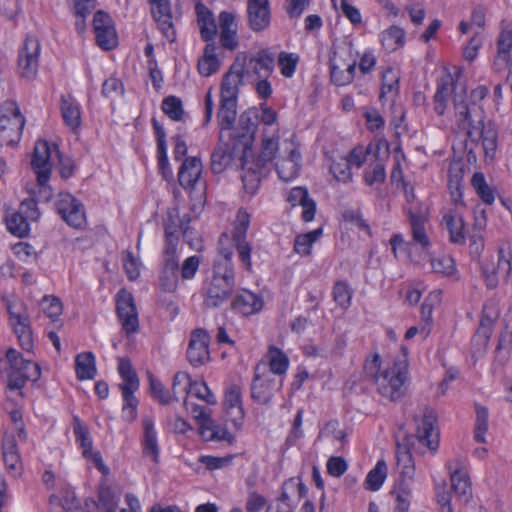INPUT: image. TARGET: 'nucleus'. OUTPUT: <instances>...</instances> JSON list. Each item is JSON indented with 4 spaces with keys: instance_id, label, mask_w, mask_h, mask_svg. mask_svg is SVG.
<instances>
[{
    "instance_id": "nucleus-34",
    "label": "nucleus",
    "mask_w": 512,
    "mask_h": 512,
    "mask_svg": "<svg viewBox=\"0 0 512 512\" xmlns=\"http://www.w3.org/2000/svg\"><path fill=\"white\" fill-rule=\"evenodd\" d=\"M75 371L81 381L92 380L97 373L95 356L92 352H82L75 358Z\"/></svg>"
},
{
    "instance_id": "nucleus-40",
    "label": "nucleus",
    "mask_w": 512,
    "mask_h": 512,
    "mask_svg": "<svg viewBox=\"0 0 512 512\" xmlns=\"http://www.w3.org/2000/svg\"><path fill=\"white\" fill-rule=\"evenodd\" d=\"M409 221L413 242L420 245L423 249H427L430 246V240L425 229L426 218L422 215L415 214L410 211Z\"/></svg>"
},
{
    "instance_id": "nucleus-54",
    "label": "nucleus",
    "mask_w": 512,
    "mask_h": 512,
    "mask_svg": "<svg viewBox=\"0 0 512 512\" xmlns=\"http://www.w3.org/2000/svg\"><path fill=\"white\" fill-rule=\"evenodd\" d=\"M250 224V216L247 212L239 210L236 223L232 233L233 243L243 242L246 240L247 230Z\"/></svg>"
},
{
    "instance_id": "nucleus-33",
    "label": "nucleus",
    "mask_w": 512,
    "mask_h": 512,
    "mask_svg": "<svg viewBox=\"0 0 512 512\" xmlns=\"http://www.w3.org/2000/svg\"><path fill=\"white\" fill-rule=\"evenodd\" d=\"M216 44L214 42L207 43L204 48V54L198 61V71L204 77H209L216 73L221 65L216 55Z\"/></svg>"
},
{
    "instance_id": "nucleus-26",
    "label": "nucleus",
    "mask_w": 512,
    "mask_h": 512,
    "mask_svg": "<svg viewBox=\"0 0 512 512\" xmlns=\"http://www.w3.org/2000/svg\"><path fill=\"white\" fill-rule=\"evenodd\" d=\"M263 305V298L248 290H242L232 301V309L244 316H249L261 311Z\"/></svg>"
},
{
    "instance_id": "nucleus-58",
    "label": "nucleus",
    "mask_w": 512,
    "mask_h": 512,
    "mask_svg": "<svg viewBox=\"0 0 512 512\" xmlns=\"http://www.w3.org/2000/svg\"><path fill=\"white\" fill-rule=\"evenodd\" d=\"M299 56L294 53L281 52L278 57V65L281 69V74L287 78L294 75Z\"/></svg>"
},
{
    "instance_id": "nucleus-19",
    "label": "nucleus",
    "mask_w": 512,
    "mask_h": 512,
    "mask_svg": "<svg viewBox=\"0 0 512 512\" xmlns=\"http://www.w3.org/2000/svg\"><path fill=\"white\" fill-rule=\"evenodd\" d=\"M258 122V109L255 107L247 109L239 117L238 125L241 131L233 135L231 134L230 136L239 142V145L251 151V145L254 140Z\"/></svg>"
},
{
    "instance_id": "nucleus-53",
    "label": "nucleus",
    "mask_w": 512,
    "mask_h": 512,
    "mask_svg": "<svg viewBox=\"0 0 512 512\" xmlns=\"http://www.w3.org/2000/svg\"><path fill=\"white\" fill-rule=\"evenodd\" d=\"M224 404L228 411L236 410L239 420L243 418L244 412L241 401V391L238 386L233 385L228 388L225 393Z\"/></svg>"
},
{
    "instance_id": "nucleus-51",
    "label": "nucleus",
    "mask_w": 512,
    "mask_h": 512,
    "mask_svg": "<svg viewBox=\"0 0 512 512\" xmlns=\"http://www.w3.org/2000/svg\"><path fill=\"white\" fill-rule=\"evenodd\" d=\"M118 371L123 379V383L120 384V387L130 386L132 388H139V379L135 370L132 368L130 360L126 358H120Z\"/></svg>"
},
{
    "instance_id": "nucleus-63",
    "label": "nucleus",
    "mask_w": 512,
    "mask_h": 512,
    "mask_svg": "<svg viewBox=\"0 0 512 512\" xmlns=\"http://www.w3.org/2000/svg\"><path fill=\"white\" fill-rule=\"evenodd\" d=\"M398 89V77L392 69H387L382 74V87L380 100H384L388 94L396 92Z\"/></svg>"
},
{
    "instance_id": "nucleus-2",
    "label": "nucleus",
    "mask_w": 512,
    "mask_h": 512,
    "mask_svg": "<svg viewBox=\"0 0 512 512\" xmlns=\"http://www.w3.org/2000/svg\"><path fill=\"white\" fill-rule=\"evenodd\" d=\"M232 250L219 247V257L214 261L213 275L204 288V305L217 308L230 299L235 288V270Z\"/></svg>"
},
{
    "instance_id": "nucleus-61",
    "label": "nucleus",
    "mask_w": 512,
    "mask_h": 512,
    "mask_svg": "<svg viewBox=\"0 0 512 512\" xmlns=\"http://www.w3.org/2000/svg\"><path fill=\"white\" fill-rule=\"evenodd\" d=\"M396 495V507L394 512H408L410 506V489L407 484L400 482L394 489Z\"/></svg>"
},
{
    "instance_id": "nucleus-59",
    "label": "nucleus",
    "mask_w": 512,
    "mask_h": 512,
    "mask_svg": "<svg viewBox=\"0 0 512 512\" xmlns=\"http://www.w3.org/2000/svg\"><path fill=\"white\" fill-rule=\"evenodd\" d=\"M351 291L348 284L344 281H337L333 287L334 301L344 309H347L351 304Z\"/></svg>"
},
{
    "instance_id": "nucleus-30",
    "label": "nucleus",
    "mask_w": 512,
    "mask_h": 512,
    "mask_svg": "<svg viewBox=\"0 0 512 512\" xmlns=\"http://www.w3.org/2000/svg\"><path fill=\"white\" fill-rule=\"evenodd\" d=\"M197 22L201 38L207 43L213 42L217 34V25L212 12L203 4L196 5Z\"/></svg>"
},
{
    "instance_id": "nucleus-14",
    "label": "nucleus",
    "mask_w": 512,
    "mask_h": 512,
    "mask_svg": "<svg viewBox=\"0 0 512 512\" xmlns=\"http://www.w3.org/2000/svg\"><path fill=\"white\" fill-rule=\"evenodd\" d=\"M275 58L273 53L266 49L259 50L254 55L245 59L246 77L254 81L261 78H269L274 70Z\"/></svg>"
},
{
    "instance_id": "nucleus-38",
    "label": "nucleus",
    "mask_w": 512,
    "mask_h": 512,
    "mask_svg": "<svg viewBox=\"0 0 512 512\" xmlns=\"http://www.w3.org/2000/svg\"><path fill=\"white\" fill-rule=\"evenodd\" d=\"M144 438H143V452L146 455L153 457L157 461L159 455V448L157 443V434L154 427V422L150 417H145L142 420Z\"/></svg>"
},
{
    "instance_id": "nucleus-52",
    "label": "nucleus",
    "mask_w": 512,
    "mask_h": 512,
    "mask_svg": "<svg viewBox=\"0 0 512 512\" xmlns=\"http://www.w3.org/2000/svg\"><path fill=\"white\" fill-rule=\"evenodd\" d=\"M488 409L483 406H476V422L474 439L478 443H485V434L488 430Z\"/></svg>"
},
{
    "instance_id": "nucleus-29",
    "label": "nucleus",
    "mask_w": 512,
    "mask_h": 512,
    "mask_svg": "<svg viewBox=\"0 0 512 512\" xmlns=\"http://www.w3.org/2000/svg\"><path fill=\"white\" fill-rule=\"evenodd\" d=\"M240 165L243 170L241 175L243 187L253 195L258 190L261 179L267 175V171L266 169L257 168L254 162H249L248 156L240 162Z\"/></svg>"
},
{
    "instance_id": "nucleus-27",
    "label": "nucleus",
    "mask_w": 512,
    "mask_h": 512,
    "mask_svg": "<svg viewBox=\"0 0 512 512\" xmlns=\"http://www.w3.org/2000/svg\"><path fill=\"white\" fill-rule=\"evenodd\" d=\"M201 173V160L198 157H187L179 168V184L185 189L192 188L199 180Z\"/></svg>"
},
{
    "instance_id": "nucleus-22",
    "label": "nucleus",
    "mask_w": 512,
    "mask_h": 512,
    "mask_svg": "<svg viewBox=\"0 0 512 512\" xmlns=\"http://www.w3.org/2000/svg\"><path fill=\"white\" fill-rule=\"evenodd\" d=\"M459 77V74L456 75ZM458 78L450 73L445 74L440 78L437 83V90L434 95V110L438 115H444L447 108L448 99L452 93L459 92L461 85L458 83Z\"/></svg>"
},
{
    "instance_id": "nucleus-25",
    "label": "nucleus",
    "mask_w": 512,
    "mask_h": 512,
    "mask_svg": "<svg viewBox=\"0 0 512 512\" xmlns=\"http://www.w3.org/2000/svg\"><path fill=\"white\" fill-rule=\"evenodd\" d=\"M220 44L224 49L234 51L238 47L237 25L235 16L227 11H222L219 15Z\"/></svg>"
},
{
    "instance_id": "nucleus-62",
    "label": "nucleus",
    "mask_w": 512,
    "mask_h": 512,
    "mask_svg": "<svg viewBox=\"0 0 512 512\" xmlns=\"http://www.w3.org/2000/svg\"><path fill=\"white\" fill-rule=\"evenodd\" d=\"M495 319L496 315L489 314L487 308L485 307L483 309L480 324L475 335H477L478 337H482L484 341L487 342L492 334Z\"/></svg>"
},
{
    "instance_id": "nucleus-50",
    "label": "nucleus",
    "mask_w": 512,
    "mask_h": 512,
    "mask_svg": "<svg viewBox=\"0 0 512 512\" xmlns=\"http://www.w3.org/2000/svg\"><path fill=\"white\" fill-rule=\"evenodd\" d=\"M162 111L173 121H181L184 116V109L180 98L170 95L163 99Z\"/></svg>"
},
{
    "instance_id": "nucleus-5",
    "label": "nucleus",
    "mask_w": 512,
    "mask_h": 512,
    "mask_svg": "<svg viewBox=\"0 0 512 512\" xmlns=\"http://www.w3.org/2000/svg\"><path fill=\"white\" fill-rule=\"evenodd\" d=\"M512 273V251L510 247L498 249L497 263L483 261L481 274L488 289H495L499 284V275L508 283Z\"/></svg>"
},
{
    "instance_id": "nucleus-31",
    "label": "nucleus",
    "mask_w": 512,
    "mask_h": 512,
    "mask_svg": "<svg viewBox=\"0 0 512 512\" xmlns=\"http://www.w3.org/2000/svg\"><path fill=\"white\" fill-rule=\"evenodd\" d=\"M301 155L297 149H291L289 156L281 158L276 163L278 176L284 182H289L298 176Z\"/></svg>"
},
{
    "instance_id": "nucleus-60",
    "label": "nucleus",
    "mask_w": 512,
    "mask_h": 512,
    "mask_svg": "<svg viewBox=\"0 0 512 512\" xmlns=\"http://www.w3.org/2000/svg\"><path fill=\"white\" fill-rule=\"evenodd\" d=\"M461 170L453 174V170H449L448 188L451 194V199L455 204L463 203V193L461 185Z\"/></svg>"
},
{
    "instance_id": "nucleus-13",
    "label": "nucleus",
    "mask_w": 512,
    "mask_h": 512,
    "mask_svg": "<svg viewBox=\"0 0 512 512\" xmlns=\"http://www.w3.org/2000/svg\"><path fill=\"white\" fill-rule=\"evenodd\" d=\"M152 16L162 35L170 42L176 41V29L169 0H149Z\"/></svg>"
},
{
    "instance_id": "nucleus-36",
    "label": "nucleus",
    "mask_w": 512,
    "mask_h": 512,
    "mask_svg": "<svg viewBox=\"0 0 512 512\" xmlns=\"http://www.w3.org/2000/svg\"><path fill=\"white\" fill-rule=\"evenodd\" d=\"M467 89L465 85L460 86L459 92H455L453 97V105L456 116L459 117V127L469 129L472 127L469 107L466 102Z\"/></svg>"
},
{
    "instance_id": "nucleus-35",
    "label": "nucleus",
    "mask_w": 512,
    "mask_h": 512,
    "mask_svg": "<svg viewBox=\"0 0 512 512\" xmlns=\"http://www.w3.org/2000/svg\"><path fill=\"white\" fill-rule=\"evenodd\" d=\"M61 114L66 125L72 130L79 128L81 124L80 107L70 95L61 97Z\"/></svg>"
},
{
    "instance_id": "nucleus-16",
    "label": "nucleus",
    "mask_w": 512,
    "mask_h": 512,
    "mask_svg": "<svg viewBox=\"0 0 512 512\" xmlns=\"http://www.w3.org/2000/svg\"><path fill=\"white\" fill-rule=\"evenodd\" d=\"M97 44L104 50H111L117 45V35L111 17L97 11L93 18Z\"/></svg>"
},
{
    "instance_id": "nucleus-44",
    "label": "nucleus",
    "mask_w": 512,
    "mask_h": 512,
    "mask_svg": "<svg viewBox=\"0 0 512 512\" xmlns=\"http://www.w3.org/2000/svg\"><path fill=\"white\" fill-rule=\"evenodd\" d=\"M387 470L386 462L379 460L375 467L367 474L365 488L371 491L379 490L387 477Z\"/></svg>"
},
{
    "instance_id": "nucleus-8",
    "label": "nucleus",
    "mask_w": 512,
    "mask_h": 512,
    "mask_svg": "<svg viewBox=\"0 0 512 512\" xmlns=\"http://www.w3.org/2000/svg\"><path fill=\"white\" fill-rule=\"evenodd\" d=\"M250 151L230 136L228 142L223 141V135L220 133L219 143L211 155V169L218 174L223 172L236 158L241 162L247 157Z\"/></svg>"
},
{
    "instance_id": "nucleus-48",
    "label": "nucleus",
    "mask_w": 512,
    "mask_h": 512,
    "mask_svg": "<svg viewBox=\"0 0 512 512\" xmlns=\"http://www.w3.org/2000/svg\"><path fill=\"white\" fill-rule=\"evenodd\" d=\"M471 184L485 204L491 205L494 202V190L487 184L483 173L476 172L472 177Z\"/></svg>"
},
{
    "instance_id": "nucleus-24",
    "label": "nucleus",
    "mask_w": 512,
    "mask_h": 512,
    "mask_svg": "<svg viewBox=\"0 0 512 512\" xmlns=\"http://www.w3.org/2000/svg\"><path fill=\"white\" fill-rule=\"evenodd\" d=\"M276 380L271 375H260L255 372L251 383V398L260 405H268L273 397Z\"/></svg>"
},
{
    "instance_id": "nucleus-42",
    "label": "nucleus",
    "mask_w": 512,
    "mask_h": 512,
    "mask_svg": "<svg viewBox=\"0 0 512 512\" xmlns=\"http://www.w3.org/2000/svg\"><path fill=\"white\" fill-rule=\"evenodd\" d=\"M442 224H444L449 231V236L452 243L463 244L465 242V236L463 233L464 224L461 217L445 214L442 219Z\"/></svg>"
},
{
    "instance_id": "nucleus-23",
    "label": "nucleus",
    "mask_w": 512,
    "mask_h": 512,
    "mask_svg": "<svg viewBox=\"0 0 512 512\" xmlns=\"http://www.w3.org/2000/svg\"><path fill=\"white\" fill-rule=\"evenodd\" d=\"M247 13L249 27L254 32L265 30L270 24V9L268 0H248Z\"/></svg>"
},
{
    "instance_id": "nucleus-3",
    "label": "nucleus",
    "mask_w": 512,
    "mask_h": 512,
    "mask_svg": "<svg viewBox=\"0 0 512 512\" xmlns=\"http://www.w3.org/2000/svg\"><path fill=\"white\" fill-rule=\"evenodd\" d=\"M6 360L9 364L7 387L10 390L22 389L27 381L35 382L40 378V366L31 360H25L16 349L9 348L6 351Z\"/></svg>"
},
{
    "instance_id": "nucleus-4",
    "label": "nucleus",
    "mask_w": 512,
    "mask_h": 512,
    "mask_svg": "<svg viewBox=\"0 0 512 512\" xmlns=\"http://www.w3.org/2000/svg\"><path fill=\"white\" fill-rule=\"evenodd\" d=\"M25 117L14 101H5L0 107V145L14 146L22 136Z\"/></svg>"
},
{
    "instance_id": "nucleus-39",
    "label": "nucleus",
    "mask_w": 512,
    "mask_h": 512,
    "mask_svg": "<svg viewBox=\"0 0 512 512\" xmlns=\"http://www.w3.org/2000/svg\"><path fill=\"white\" fill-rule=\"evenodd\" d=\"M380 41L386 51L393 52L404 45L405 31L403 28L393 25L380 34Z\"/></svg>"
},
{
    "instance_id": "nucleus-9",
    "label": "nucleus",
    "mask_w": 512,
    "mask_h": 512,
    "mask_svg": "<svg viewBox=\"0 0 512 512\" xmlns=\"http://www.w3.org/2000/svg\"><path fill=\"white\" fill-rule=\"evenodd\" d=\"M55 208L62 219L75 229H82L86 223L83 204L67 192L58 194Z\"/></svg>"
},
{
    "instance_id": "nucleus-46",
    "label": "nucleus",
    "mask_w": 512,
    "mask_h": 512,
    "mask_svg": "<svg viewBox=\"0 0 512 512\" xmlns=\"http://www.w3.org/2000/svg\"><path fill=\"white\" fill-rule=\"evenodd\" d=\"M512 49V24L507 23L502 27L497 39V55L504 61L512 60L509 55Z\"/></svg>"
},
{
    "instance_id": "nucleus-15",
    "label": "nucleus",
    "mask_w": 512,
    "mask_h": 512,
    "mask_svg": "<svg viewBox=\"0 0 512 512\" xmlns=\"http://www.w3.org/2000/svg\"><path fill=\"white\" fill-rule=\"evenodd\" d=\"M245 57L238 55L224 75L221 83L220 97L238 98L239 86L243 84L245 73Z\"/></svg>"
},
{
    "instance_id": "nucleus-12",
    "label": "nucleus",
    "mask_w": 512,
    "mask_h": 512,
    "mask_svg": "<svg viewBox=\"0 0 512 512\" xmlns=\"http://www.w3.org/2000/svg\"><path fill=\"white\" fill-rule=\"evenodd\" d=\"M51 154V148L47 141L39 140L35 143L31 165L37 175L38 184L43 189H46L51 174Z\"/></svg>"
},
{
    "instance_id": "nucleus-21",
    "label": "nucleus",
    "mask_w": 512,
    "mask_h": 512,
    "mask_svg": "<svg viewBox=\"0 0 512 512\" xmlns=\"http://www.w3.org/2000/svg\"><path fill=\"white\" fill-rule=\"evenodd\" d=\"M447 468L450 471L451 488L454 494L463 501L471 496V483L468 473L462 468L459 459L449 461Z\"/></svg>"
},
{
    "instance_id": "nucleus-41",
    "label": "nucleus",
    "mask_w": 512,
    "mask_h": 512,
    "mask_svg": "<svg viewBox=\"0 0 512 512\" xmlns=\"http://www.w3.org/2000/svg\"><path fill=\"white\" fill-rule=\"evenodd\" d=\"M73 432L82 455H87L92 451L93 441L90 436L88 427L80 420L78 416L73 417Z\"/></svg>"
},
{
    "instance_id": "nucleus-56",
    "label": "nucleus",
    "mask_w": 512,
    "mask_h": 512,
    "mask_svg": "<svg viewBox=\"0 0 512 512\" xmlns=\"http://www.w3.org/2000/svg\"><path fill=\"white\" fill-rule=\"evenodd\" d=\"M149 384H150V392L152 396L162 405L169 404L173 399V395L171 396L167 388L156 379L152 374L148 375Z\"/></svg>"
},
{
    "instance_id": "nucleus-47",
    "label": "nucleus",
    "mask_w": 512,
    "mask_h": 512,
    "mask_svg": "<svg viewBox=\"0 0 512 512\" xmlns=\"http://www.w3.org/2000/svg\"><path fill=\"white\" fill-rule=\"evenodd\" d=\"M269 367L273 374L283 375L289 366L287 355L279 348L271 346L268 350Z\"/></svg>"
},
{
    "instance_id": "nucleus-64",
    "label": "nucleus",
    "mask_w": 512,
    "mask_h": 512,
    "mask_svg": "<svg viewBox=\"0 0 512 512\" xmlns=\"http://www.w3.org/2000/svg\"><path fill=\"white\" fill-rule=\"evenodd\" d=\"M62 509L67 512H82V506L76 497L75 492L65 488L61 492Z\"/></svg>"
},
{
    "instance_id": "nucleus-6",
    "label": "nucleus",
    "mask_w": 512,
    "mask_h": 512,
    "mask_svg": "<svg viewBox=\"0 0 512 512\" xmlns=\"http://www.w3.org/2000/svg\"><path fill=\"white\" fill-rule=\"evenodd\" d=\"M41 44L35 36H27L19 48L17 74L27 81L35 79L39 69Z\"/></svg>"
},
{
    "instance_id": "nucleus-57",
    "label": "nucleus",
    "mask_w": 512,
    "mask_h": 512,
    "mask_svg": "<svg viewBox=\"0 0 512 512\" xmlns=\"http://www.w3.org/2000/svg\"><path fill=\"white\" fill-rule=\"evenodd\" d=\"M189 388H192L191 376L187 372H177L172 383L173 399L178 401L179 395L182 393L188 394Z\"/></svg>"
},
{
    "instance_id": "nucleus-28",
    "label": "nucleus",
    "mask_w": 512,
    "mask_h": 512,
    "mask_svg": "<svg viewBox=\"0 0 512 512\" xmlns=\"http://www.w3.org/2000/svg\"><path fill=\"white\" fill-rule=\"evenodd\" d=\"M287 200L292 206L299 205L302 207L301 217L305 222H309L314 219L316 203L309 197V193L306 188H293L290 191Z\"/></svg>"
},
{
    "instance_id": "nucleus-55",
    "label": "nucleus",
    "mask_w": 512,
    "mask_h": 512,
    "mask_svg": "<svg viewBox=\"0 0 512 512\" xmlns=\"http://www.w3.org/2000/svg\"><path fill=\"white\" fill-rule=\"evenodd\" d=\"M430 262L434 273L445 276H452L456 273L455 262L451 256L443 255L438 258H431Z\"/></svg>"
},
{
    "instance_id": "nucleus-43",
    "label": "nucleus",
    "mask_w": 512,
    "mask_h": 512,
    "mask_svg": "<svg viewBox=\"0 0 512 512\" xmlns=\"http://www.w3.org/2000/svg\"><path fill=\"white\" fill-rule=\"evenodd\" d=\"M278 150V140L276 138H267L262 141L261 152L253 161L255 166L260 169H266L268 163L272 162Z\"/></svg>"
},
{
    "instance_id": "nucleus-20",
    "label": "nucleus",
    "mask_w": 512,
    "mask_h": 512,
    "mask_svg": "<svg viewBox=\"0 0 512 512\" xmlns=\"http://www.w3.org/2000/svg\"><path fill=\"white\" fill-rule=\"evenodd\" d=\"M482 124L480 130L476 127H471L467 130V139L471 142H476L479 139L482 141L485 158L493 160L497 149V131L492 122Z\"/></svg>"
},
{
    "instance_id": "nucleus-17",
    "label": "nucleus",
    "mask_w": 512,
    "mask_h": 512,
    "mask_svg": "<svg viewBox=\"0 0 512 512\" xmlns=\"http://www.w3.org/2000/svg\"><path fill=\"white\" fill-rule=\"evenodd\" d=\"M415 437L420 444L425 445L431 451L438 448V433L435 431L436 414L432 409L426 408L420 419L416 418Z\"/></svg>"
},
{
    "instance_id": "nucleus-18",
    "label": "nucleus",
    "mask_w": 512,
    "mask_h": 512,
    "mask_svg": "<svg viewBox=\"0 0 512 512\" xmlns=\"http://www.w3.org/2000/svg\"><path fill=\"white\" fill-rule=\"evenodd\" d=\"M208 345L209 335L205 330L196 329L192 332L187 348V359L192 366L198 367L209 361Z\"/></svg>"
},
{
    "instance_id": "nucleus-10",
    "label": "nucleus",
    "mask_w": 512,
    "mask_h": 512,
    "mask_svg": "<svg viewBox=\"0 0 512 512\" xmlns=\"http://www.w3.org/2000/svg\"><path fill=\"white\" fill-rule=\"evenodd\" d=\"M116 312L122 329L127 334L138 331V312L133 295L129 291L121 289L116 294Z\"/></svg>"
},
{
    "instance_id": "nucleus-1",
    "label": "nucleus",
    "mask_w": 512,
    "mask_h": 512,
    "mask_svg": "<svg viewBox=\"0 0 512 512\" xmlns=\"http://www.w3.org/2000/svg\"><path fill=\"white\" fill-rule=\"evenodd\" d=\"M403 356L394 361L391 368L381 369V358L375 354L371 360L366 361L364 370L366 376L371 378L378 387L379 393L391 401H397L404 396V383L408 374V350L402 347Z\"/></svg>"
},
{
    "instance_id": "nucleus-45",
    "label": "nucleus",
    "mask_w": 512,
    "mask_h": 512,
    "mask_svg": "<svg viewBox=\"0 0 512 512\" xmlns=\"http://www.w3.org/2000/svg\"><path fill=\"white\" fill-rule=\"evenodd\" d=\"M321 235L322 229L318 228L308 233L296 236L294 241V251L302 256L309 255L313 243H315Z\"/></svg>"
},
{
    "instance_id": "nucleus-37",
    "label": "nucleus",
    "mask_w": 512,
    "mask_h": 512,
    "mask_svg": "<svg viewBox=\"0 0 512 512\" xmlns=\"http://www.w3.org/2000/svg\"><path fill=\"white\" fill-rule=\"evenodd\" d=\"M199 430L204 441H227L231 443L234 439L225 427L216 424L212 419L201 423Z\"/></svg>"
},
{
    "instance_id": "nucleus-32",
    "label": "nucleus",
    "mask_w": 512,
    "mask_h": 512,
    "mask_svg": "<svg viewBox=\"0 0 512 512\" xmlns=\"http://www.w3.org/2000/svg\"><path fill=\"white\" fill-rule=\"evenodd\" d=\"M237 117V99L220 97V107L217 113V121L223 130H231Z\"/></svg>"
},
{
    "instance_id": "nucleus-49",
    "label": "nucleus",
    "mask_w": 512,
    "mask_h": 512,
    "mask_svg": "<svg viewBox=\"0 0 512 512\" xmlns=\"http://www.w3.org/2000/svg\"><path fill=\"white\" fill-rule=\"evenodd\" d=\"M6 226L8 231L13 235L21 238L28 235L29 223L18 211L13 212L6 217Z\"/></svg>"
},
{
    "instance_id": "nucleus-11",
    "label": "nucleus",
    "mask_w": 512,
    "mask_h": 512,
    "mask_svg": "<svg viewBox=\"0 0 512 512\" xmlns=\"http://www.w3.org/2000/svg\"><path fill=\"white\" fill-rule=\"evenodd\" d=\"M174 240L169 238L168 246L164 249L163 267L160 272L161 287L168 292L177 288L180 266L177 257V249H174Z\"/></svg>"
},
{
    "instance_id": "nucleus-7",
    "label": "nucleus",
    "mask_w": 512,
    "mask_h": 512,
    "mask_svg": "<svg viewBox=\"0 0 512 512\" xmlns=\"http://www.w3.org/2000/svg\"><path fill=\"white\" fill-rule=\"evenodd\" d=\"M7 312L10 326L18 338L21 348L26 352H31L34 347V339L27 307L23 303L19 307L9 303Z\"/></svg>"
}]
</instances>
